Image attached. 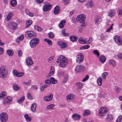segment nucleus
I'll use <instances>...</instances> for the list:
<instances>
[{"mask_svg":"<svg viewBox=\"0 0 122 122\" xmlns=\"http://www.w3.org/2000/svg\"><path fill=\"white\" fill-rule=\"evenodd\" d=\"M68 63V60L67 58L64 56L60 55L59 56L56 63L59 64L61 67H64L66 66Z\"/></svg>","mask_w":122,"mask_h":122,"instance_id":"1","label":"nucleus"},{"mask_svg":"<svg viewBox=\"0 0 122 122\" xmlns=\"http://www.w3.org/2000/svg\"><path fill=\"white\" fill-rule=\"evenodd\" d=\"M39 41V39L37 38H34L31 40L30 42V45L31 48H34L36 47Z\"/></svg>","mask_w":122,"mask_h":122,"instance_id":"2","label":"nucleus"},{"mask_svg":"<svg viewBox=\"0 0 122 122\" xmlns=\"http://www.w3.org/2000/svg\"><path fill=\"white\" fill-rule=\"evenodd\" d=\"M7 71L5 66H3L0 68V77L3 78H5L7 75Z\"/></svg>","mask_w":122,"mask_h":122,"instance_id":"3","label":"nucleus"},{"mask_svg":"<svg viewBox=\"0 0 122 122\" xmlns=\"http://www.w3.org/2000/svg\"><path fill=\"white\" fill-rule=\"evenodd\" d=\"M86 16L85 15L81 14L78 15L77 17L76 20L78 22L81 24H85L84 20H85Z\"/></svg>","mask_w":122,"mask_h":122,"instance_id":"4","label":"nucleus"},{"mask_svg":"<svg viewBox=\"0 0 122 122\" xmlns=\"http://www.w3.org/2000/svg\"><path fill=\"white\" fill-rule=\"evenodd\" d=\"M25 36L27 38L31 39L35 37L36 35L34 32L32 31H27L25 33Z\"/></svg>","mask_w":122,"mask_h":122,"instance_id":"5","label":"nucleus"},{"mask_svg":"<svg viewBox=\"0 0 122 122\" xmlns=\"http://www.w3.org/2000/svg\"><path fill=\"white\" fill-rule=\"evenodd\" d=\"M8 119V115L5 112H3L0 115V119L2 122H5Z\"/></svg>","mask_w":122,"mask_h":122,"instance_id":"6","label":"nucleus"},{"mask_svg":"<svg viewBox=\"0 0 122 122\" xmlns=\"http://www.w3.org/2000/svg\"><path fill=\"white\" fill-rule=\"evenodd\" d=\"M107 112V109L105 107H101L99 112V115L100 116H104Z\"/></svg>","mask_w":122,"mask_h":122,"instance_id":"7","label":"nucleus"},{"mask_svg":"<svg viewBox=\"0 0 122 122\" xmlns=\"http://www.w3.org/2000/svg\"><path fill=\"white\" fill-rule=\"evenodd\" d=\"M84 58L83 54L82 53H79L77 56L76 62L79 63H81L83 61Z\"/></svg>","mask_w":122,"mask_h":122,"instance_id":"8","label":"nucleus"},{"mask_svg":"<svg viewBox=\"0 0 122 122\" xmlns=\"http://www.w3.org/2000/svg\"><path fill=\"white\" fill-rule=\"evenodd\" d=\"M114 39L116 43L118 45H121L122 44V38L118 36H114Z\"/></svg>","mask_w":122,"mask_h":122,"instance_id":"9","label":"nucleus"},{"mask_svg":"<svg viewBox=\"0 0 122 122\" xmlns=\"http://www.w3.org/2000/svg\"><path fill=\"white\" fill-rule=\"evenodd\" d=\"M84 67L83 65H78L76 66L75 70L77 72L83 71L84 70Z\"/></svg>","mask_w":122,"mask_h":122,"instance_id":"10","label":"nucleus"},{"mask_svg":"<svg viewBox=\"0 0 122 122\" xmlns=\"http://www.w3.org/2000/svg\"><path fill=\"white\" fill-rule=\"evenodd\" d=\"M8 25L9 27L12 29H15L17 26V24L14 22L9 23Z\"/></svg>","mask_w":122,"mask_h":122,"instance_id":"11","label":"nucleus"},{"mask_svg":"<svg viewBox=\"0 0 122 122\" xmlns=\"http://www.w3.org/2000/svg\"><path fill=\"white\" fill-rule=\"evenodd\" d=\"M12 72L14 75L18 77H21L23 76L24 74L23 72H18L15 70H13Z\"/></svg>","mask_w":122,"mask_h":122,"instance_id":"12","label":"nucleus"},{"mask_svg":"<svg viewBox=\"0 0 122 122\" xmlns=\"http://www.w3.org/2000/svg\"><path fill=\"white\" fill-rule=\"evenodd\" d=\"M25 61L26 64L29 66L31 65L34 63L31 58L30 57L27 58L25 60Z\"/></svg>","mask_w":122,"mask_h":122,"instance_id":"13","label":"nucleus"},{"mask_svg":"<svg viewBox=\"0 0 122 122\" xmlns=\"http://www.w3.org/2000/svg\"><path fill=\"white\" fill-rule=\"evenodd\" d=\"M51 6L49 4H45L43 8V10L46 11L50 10L51 8Z\"/></svg>","mask_w":122,"mask_h":122,"instance_id":"14","label":"nucleus"},{"mask_svg":"<svg viewBox=\"0 0 122 122\" xmlns=\"http://www.w3.org/2000/svg\"><path fill=\"white\" fill-rule=\"evenodd\" d=\"M53 97V95L51 94L49 96H45L44 97V100L46 101H51Z\"/></svg>","mask_w":122,"mask_h":122,"instance_id":"15","label":"nucleus"},{"mask_svg":"<svg viewBox=\"0 0 122 122\" xmlns=\"http://www.w3.org/2000/svg\"><path fill=\"white\" fill-rule=\"evenodd\" d=\"M57 44L59 46H60L61 48L66 47L67 46V44L66 42L61 41L58 42Z\"/></svg>","mask_w":122,"mask_h":122,"instance_id":"16","label":"nucleus"},{"mask_svg":"<svg viewBox=\"0 0 122 122\" xmlns=\"http://www.w3.org/2000/svg\"><path fill=\"white\" fill-rule=\"evenodd\" d=\"M12 100V98L10 97H8L4 99L3 101V104L6 105L7 103L10 102Z\"/></svg>","mask_w":122,"mask_h":122,"instance_id":"17","label":"nucleus"},{"mask_svg":"<svg viewBox=\"0 0 122 122\" xmlns=\"http://www.w3.org/2000/svg\"><path fill=\"white\" fill-rule=\"evenodd\" d=\"M74 95L73 94H71L67 96V100L68 101H72L73 100Z\"/></svg>","mask_w":122,"mask_h":122,"instance_id":"18","label":"nucleus"},{"mask_svg":"<svg viewBox=\"0 0 122 122\" xmlns=\"http://www.w3.org/2000/svg\"><path fill=\"white\" fill-rule=\"evenodd\" d=\"M85 5L87 8L92 7L93 6V4L92 1L91 0L87 1Z\"/></svg>","mask_w":122,"mask_h":122,"instance_id":"19","label":"nucleus"},{"mask_svg":"<svg viewBox=\"0 0 122 122\" xmlns=\"http://www.w3.org/2000/svg\"><path fill=\"white\" fill-rule=\"evenodd\" d=\"M81 116L77 114H73L72 116V117L74 120H79L81 118Z\"/></svg>","mask_w":122,"mask_h":122,"instance_id":"20","label":"nucleus"},{"mask_svg":"<svg viewBox=\"0 0 122 122\" xmlns=\"http://www.w3.org/2000/svg\"><path fill=\"white\" fill-rule=\"evenodd\" d=\"M24 37V36L23 35H21L19 36L16 39V42L19 43L23 39Z\"/></svg>","mask_w":122,"mask_h":122,"instance_id":"21","label":"nucleus"},{"mask_svg":"<svg viewBox=\"0 0 122 122\" xmlns=\"http://www.w3.org/2000/svg\"><path fill=\"white\" fill-rule=\"evenodd\" d=\"M78 41L81 44H88V43L87 42V41L85 39H84L82 38H80L78 39Z\"/></svg>","mask_w":122,"mask_h":122,"instance_id":"22","label":"nucleus"},{"mask_svg":"<svg viewBox=\"0 0 122 122\" xmlns=\"http://www.w3.org/2000/svg\"><path fill=\"white\" fill-rule=\"evenodd\" d=\"M78 38V37H76L75 36H70V39L71 41L74 42L76 41Z\"/></svg>","mask_w":122,"mask_h":122,"instance_id":"23","label":"nucleus"},{"mask_svg":"<svg viewBox=\"0 0 122 122\" xmlns=\"http://www.w3.org/2000/svg\"><path fill=\"white\" fill-rule=\"evenodd\" d=\"M60 9V7L58 6H56L54 8V13L56 15L57 14L59 11Z\"/></svg>","mask_w":122,"mask_h":122,"instance_id":"24","label":"nucleus"},{"mask_svg":"<svg viewBox=\"0 0 122 122\" xmlns=\"http://www.w3.org/2000/svg\"><path fill=\"white\" fill-rule=\"evenodd\" d=\"M14 52L13 50L9 49L6 51V54L9 56H11L13 54Z\"/></svg>","mask_w":122,"mask_h":122,"instance_id":"25","label":"nucleus"},{"mask_svg":"<svg viewBox=\"0 0 122 122\" xmlns=\"http://www.w3.org/2000/svg\"><path fill=\"white\" fill-rule=\"evenodd\" d=\"M115 12L114 10H111L108 13V15L110 17L113 16L115 15Z\"/></svg>","mask_w":122,"mask_h":122,"instance_id":"26","label":"nucleus"},{"mask_svg":"<svg viewBox=\"0 0 122 122\" xmlns=\"http://www.w3.org/2000/svg\"><path fill=\"white\" fill-rule=\"evenodd\" d=\"M36 104L34 103L32 104L31 107V110L33 112H35L36 110Z\"/></svg>","mask_w":122,"mask_h":122,"instance_id":"27","label":"nucleus"},{"mask_svg":"<svg viewBox=\"0 0 122 122\" xmlns=\"http://www.w3.org/2000/svg\"><path fill=\"white\" fill-rule=\"evenodd\" d=\"M99 59L100 61L101 62L103 63L105 61L106 58V57L103 55H102L100 56Z\"/></svg>","mask_w":122,"mask_h":122,"instance_id":"28","label":"nucleus"},{"mask_svg":"<svg viewBox=\"0 0 122 122\" xmlns=\"http://www.w3.org/2000/svg\"><path fill=\"white\" fill-rule=\"evenodd\" d=\"M66 22V21L65 20L61 21L59 25V27L60 28H62L64 27V24Z\"/></svg>","mask_w":122,"mask_h":122,"instance_id":"29","label":"nucleus"},{"mask_svg":"<svg viewBox=\"0 0 122 122\" xmlns=\"http://www.w3.org/2000/svg\"><path fill=\"white\" fill-rule=\"evenodd\" d=\"M10 3L11 6L13 7L15 6L17 4V1L15 0H11Z\"/></svg>","mask_w":122,"mask_h":122,"instance_id":"30","label":"nucleus"},{"mask_svg":"<svg viewBox=\"0 0 122 122\" xmlns=\"http://www.w3.org/2000/svg\"><path fill=\"white\" fill-rule=\"evenodd\" d=\"M109 63L112 65L113 67H115L116 66V62L113 60H111L109 61Z\"/></svg>","mask_w":122,"mask_h":122,"instance_id":"31","label":"nucleus"},{"mask_svg":"<svg viewBox=\"0 0 122 122\" xmlns=\"http://www.w3.org/2000/svg\"><path fill=\"white\" fill-rule=\"evenodd\" d=\"M32 21L31 20H27L26 22V26H25V28H28L32 24Z\"/></svg>","mask_w":122,"mask_h":122,"instance_id":"32","label":"nucleus"},{"mask_svg":"<svg viewBox=\"0 0 122 122\" xmlns=\"http://www.w3.org/2000/svg\"><path fill=\"white\" fill-rule=\"evenodd\" d=\"M6 95V93L5 91H3L0 94V99H2Z\"/></svg>","mask_w":122,"mask_h":122,"instance_id":"33","label":"nucleus"},{"mask_svg":"<svg viewBox=\"0 0 122 122\" xmlns=\"http://www.w3.org/2000/svg\"><path fill=\"white\" fill-rule=\"evenodd\" d=\"M25 11L26 14L32 17L33 16V14L30 13L28 9H26L25 10Z\"/></svg>","mask_w":122,"mask_h":122,"instance_id":"34","label":"nucleus"},{"mask_svg":"<svg viewBox=\"0 0 122 122\" xmlns=\"http://www.w3.org/2000/svg\"><path fill=\"white\" fill-rule=\"evenodd\" d=\"M102 21L101 19V18H97L95 21V23L96 25H98Z\"/></svg>","mask_w":122,"mask_h":122,"instance_id":"35","label":"nucleus"},{"mask_svg":"<svg viewBox=\"0 0 122 122\" xmlns=\"http://www.w3.org/2000/svg\"><path fill=\"white\" fill-rule=\"evenodd\" d=\"M97 82L98 84L100 86L102 85V80L101 77H100L98 78L97 80Z\"/></svg>","mask_w":122,"mask_h":122,"instance_id":"36","label":"nucleus"},{"mask_svg":"<svg viewBox=\"0 0 122 122\" xmlns=\"http://www.w3.org/2000/svg\"><path fill=\"white\" fill-rule=\"evenodd\" d=\"M85 24H81V26H79V28L78 30L79 31L81 32L82 30L83 29L84 27L85 26Z\"/></svg>","mask_w":122,"mask_h":122,"instance_id":"37","label":"nucleus"},{"mask_svg":"<svg viewBox=\"0 0 122 122\" xmlns=\"http://www.w3.org/2000/svg\"><path fill=\"white\" fill-rule=\"evenodd\" d=\"M90 46L89 45H86L83 46V47H81L80 48V49L82 50L83 49H88L90 47Z\"/></svg>","mask_w":122,"mask_h":122,"instance_id":"38","label":"nucleus"},{"mask_svg":"<svg viewBox=\"0 0 122 122\" xmlns=\"http://www.w3.org/2000/svg\"><path fill=\"white\" fill-rule=\"evenodd\" d=\"M91 111L89 110H86L84 111L83 115L84 116H87L90 114Z\"/></svg>","mask_w":122,"mask_h":122,"instance_id":"39","label":"nucleus"},{"mask_svg":"<svg viewBox=\"0 0 122 122\" xmlns=\"http://www.w3.org/2000/svg\"><path fill=\"white\" fill-rule=\"evenodd\" d=\"M43 41H46L47 42L48 44L49 45H51L52 44L51 41L49 39L47 38L44 39Z\"/></svg>","mask_w":122,"mask_h":122,"instance_id":"40","label":"nucleus"},{"mask_svg":"<svg viewBox=\"0 0 122 122\" xmlns=\"http://www.w3.org/2000/svg\"><path fill=\"white\" fill-rule=\"evenodd\" d=\"M50 79L51 81L53 84H56L57 82V81L53 77H52L50 78Z\"/></svg>","mask_w":122,"mask_h":122,"instance_id":"41","label":"nucleus"},{"mask_svg":"<svg viewBox=\"0 0 122 122\" xmlns=\"http://www.w3.org/2000/svg\"><path fill=\"white\" fill-rule=\"evenodd\" d=\"M55 106V105L53 104H50L48 106L46 107V109L48 110H50L53 108V107Z\"/></svg>","mask_w":122,"mask_h":122,"instance_id":"42","label":"nucleus"},{"mask_svg":"<svg viewBox=\"0 0 122 122\" xmlns=\"http://www.w3.org/2000/svg\"><path fill=\"white\" fill-rule=\"evenodd\" d=\"M24 117L26 121L27 122L30 121H31V119L29 117L27 114H25L24 115Z\"/></svg>","mask_w":122,"mask_h":122,"instance_id":"43","label":"nucleus"},{"mask_svg":"<svg viewBox=\"0 0 122 122\" xmlns=\"http://www.w3.org/2000/svg\"><path fill=\"white\" fill-rule=\"evenodd\" d=\"M12 14L13 13L11 12H10L9 13L6 17L7 20L8 21L10 20V19L11 18Z\"/></svg>","mask_w":122,"mask_h":122,"instance_id":"44","label":"nucleus"},{"mask_svg":"<svg viewBox=\"0 0 122 122\" xmlns=\"http://www.w3.org/2000/svg\"><path fill=\"white\" fill-rule=\"evenodd\" d=\"M94 54L97 56L98 57H99L100 54L98 51L97 50H95L93 51Z\"/></svg>","mask_w":122,"mask_h":122,"instance_id":"45","label":"nucleus"},{"mask_svg":"<svg viewBox=\"0 0 122 122\" xmlns=\"http://www.w3.org/2000/svg\"><path fill=\"white\" fill-rule=\"evenodd\" d=\"M13 88L14 90H17L19 89L20 87H19L18 85L16 84H14L13 85Z\"/></svg>","mask_w":122,"mask_h":122,"instance_id":"46","label":"nucleus"},{"mask_svg":"<svg viewBox=\"0 0 122 122\" xmlns=\"http://www.w3.org/2000/svg\"><path fill=\"white\" fill-rule=\"evenodd\" d=\"M76 85L78 88L80 89L82 88V84L81 83L78 82L77 83Z\"/></svg>","mask_w":122,"mask_h":122,"instance_id":"47","label":"nucleus"},{"mask_svg":"<svg viewBox=\"0 0 122 122\" xmlns=\"http://www.w3.org/2000/svg\"><path fill=\"white\" fill-rule=\"evenodd\" d=\"M25 99V97L24 96H23L20 99L17 101V102L19 103H20L24 101Z\"/></svg>","mask_w":122,"mask_h":122,"instance_id":"48","label":"nucleus"},{"mask_svg":"<svg viewBox=\"0 0 122 122\" xmlns=\"http://www.w3.org/2000/svg\"><path fill=\"white\" fill-rule=\"evenodd\" d=\"M107 118V120L109 121L111 120L113 118L111 114H110L108 115Z\"/></svg>","mask_w":122,"mask_h":122,"instance_id":"49","label":"nucleus"},{"mask_svg":"<svg viewBox=\"0 0 122 122\" xmlns=\"http://www.w3.org/2000/svg\"><path fill=\"white\" fill-rule=\"evenodd\" d=\"M122 8V7L118 8L117 10V12L118 13V15H122V11L121 10Z\"/></svg>","mask_w":122,"mask_h":122,"instance_id":"50","label":"nucleus"},{"mask_svg":"<svg viewBox=\"0 0 122 122\" xmlns=\"http://www.w3.org/2000/svg\"><path fill=\"white\" fill-rule=\"evenodd\" d=\"M49 37L51 39L53 38L54 37V35L52 32H51L48 33Z\"/></svg>","mask_w":122,"mask_h":122,"instance_id":"51","label":"nucleus"},{"mask_svg":"<svg viewBox=\"0 0 122 122\" xmlns=\"http://www.w3.org/2000/svg\"><path fill=\"white\" fill-rule=\"evenodd\" d=\"M45 82L46 84L48 85H50L51 84V80L49 79H46L45 81Z\"/></svg>","mask_w":122,"mask_h":122,"instance_id":"52","label":"nucleus"},{"mask_svg":"<svg viewBox=\"0 0 122 122\" xmlns=\"http://www.w3.org/2000/svg\"><path fill=\"white\" fill-rule=\"evenodd\" d=\"M17 8L19 10H22L23 9V6L22 5H19L18 6Z\"/></svg>","mask_w":122,"mask_h":122,"instance_id":"53","label":"nucleus"},{"mask_svg":"<svg viewBox=\"0 0 122 122\" xmlns=\"http://www.w3.org/2000/svg\"><path fill=\"white\" fill-rule=\"evenodd\" d=\"M108 74L107 72H105L103 73L102 75V76L103 79H106V76Z\"/></svg>","mask_w":122,"mask_h":122,"instance_id":"54","label":"nucleus"},{"mask_svg":"<svg viewBox=\"0 0 122 122\" xmlns=\"http://www.w3.org/2000/svg\"><path fill=\"white\" fill-rule=\"evenodd\" d=\"M58 76L59 77H61L64 74V72L63 71L59 72L58 73Z\"/></svg>","mask_w":122,"mask_h":122,"instance_id":"55","label":"nucleus"},{"mask_svg":"<svg viewBox=\"0 0 122 122\" xmlns=\"http://www.w3.org/2000/svg\"><path fill=\"white\" fill-rule=\"evenodd\" d=\"M113 25V24H112L111 25L110 27L108 28L106 31L107 32H110L111 30L112 29V26Z\"/></svg>","mask_w":122,"mask_h":122,"instance_id":"56","label":"nucleus"},{"mask_svg":"<svg viewBox=\"0 0 122 122\" xmlns=\"http://www.w3.org/2000/svg\"><path fill=\"white\" fill-rule=\"evenodd\" d=\"M105 37V36L103 34H101L100 35V39L102 41L104 40Z\"/></svg>","mask_w":122,"mask_h":122,"instance_id":"57","label":"nucleus"},{"mask_svg":"<svg viewBox=\"0 0 122 122\" xmlns=\"http://www.w3.org/2000/svg\"><path fill=\"white\" fill-rule=\"evenodd\" d=\"M122 118V116H119L116 121L117 122H121Z\"/></svg>","mask_w":122,"mask_h":122,"instance_id":"58","label":"nucleus"},{"mask_svg":"<svg viewBox=\"0 0 122 122\" xmlns=\"http://www.w3.org/2000/svg\"><path fill=\"white\" fill-rule=\"evenodd\" d=\"M35 1L37 4H40L43 1V0H35Z\"/></svg>","mask_w":122,"mask_h":122,"instance_id":"59","label":"nucleus"},{"mask_svg":"<svg viewBox=\"0 0 122 122\" xmlns=\"http://www.w3.org/2000/svg\"><path fill=\"white\" fill-rule=\"evenodd\" d=\"M89 78V76L88 75H87L86 77L83 79V80L82 81L84 82L87 80Z\"/></svg>","mask_w":122,"mask_h":122,"instance_id":"60","label":"nucleus"},{"mask_svg":"<svg viewBox=\"0 0 122 122\" xmlns=\"http://www.w3.org/2000/svg\"><path fill=\"white\" fill-rule=\"evenodd\" d=\"M118 58L122 60V53H119L117 55Z\"/></svg>","mask_w":122,"mask_h":122,"instance_id":"61","label":"nucleus"},{"mask_svg":"<svg viewBox=\"0 0 122 122\" xmlns=\"http://www.w3.org/2000/svg\"><path fill=\"white\" fill-rule=\"evenodd\" d=\"M54 58V57L53 56H51L49 58V59H48V61L49 62H51V61H52Z\"/></svg>","mask_w":122,"mask_h":122,"instance_id":"62","label":"nucleus"},{"mask_svg":"<svg viewBox=\"0 0 122 122\" xmlns=\"http://www.w3.org/2000/svg\"><path fill=\"white\" fill-rule=\"evenodd\" d=\"M64 3L66 5H68L70 2L69 0H63Z\"/></svg>","mask_w":122,"mask_h":122,"instance_id":"63","label":"nucleus"},{"mask_svg":"<svg viewBox=\"0 0 122 122\" xmlns=\"http://www.w3.org/2000/svg\"><path fill=\"white\" fill-rule=\"evenodd\" d=\"M31 88L34 89L36 90H37L38 89V87H37L36 85H33L31 86Z\"/></svg>","mask_w":122,"mask_h":122,"instance_id":"64","label":"nucleus"}]
</instances>
